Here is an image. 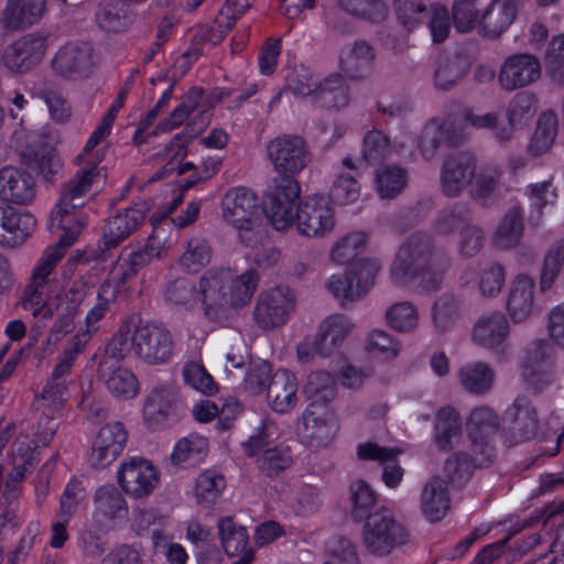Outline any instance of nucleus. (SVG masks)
<instances>
[{
	"label": "nucleus",
	"mask_w": 564,
	"mask_h": 564,
	"mask_svg": "<svg viewBox=\"0 0 564 564\" xmlns=\"http://www.w3.org/2000/svg\"><path fill=\"white\" fill-rule=\"evenodd\" d=\"M296 296L292 289L278 285L264 289L257 297L253 317L263 329H274L288 323L295 311Z\"/></svg>",
	"instance_id": "obj_8"
},
{
	"label": "nucleus",
	"mask_w": 564,
	"mask_h": 564,
	"mask_svg": "<svg viewBox=\"0 0 564 564\" xmlns=\"http://www.w3.org/2000/svg\"><path fill=\"white\" fill-rule=\"evenodd\" d=\"M304 392L311 400L310 405L325 404L335 395L334 378L328 372H312L304 384Z\"/></svg>",
	"instance_id": "obj_59"
},
{
	"label": "nucleus",
	"mask_w": 564,
	"mask_h": 564,
	"mask_svg": "<svg viewBox=\"0 0 564 564\" xmlns=\"http://www.w3.org/2000/svg\"><path fill=\"white\" fill-rule=\"evenodd\" d=\"M127 512L128 503L113 485H104L96 489L93 522L98 529H112L116 520L126 516Z\"/></svg>",
	"instance_id": "obj_25"
},
{
	"label": "nucleus",
	"mask_w": 564,
	"mask_h": 564,
	"mask_svg": "<svg viewBox=\"0 0 564 564\" xmlns=\"http://www.w3.org/2000/svg\"><path fill=\"white\" fill-rule=\"evenodd\" d=\"M542 75L540 59L529 53H513L501 63L497 79L505 91H513L536 83Z\"/></svg>",
	"instance_id": "obj_14"
},
{
	"label": "nucleus",
	"mask_w": 564,
	"mask_h": 564,
	"mask_svg": "<svg viewBox=\"0 0 564 564\" xmlns=\"http://www.w3.org/2000/svg\"><path fill=\"white\" fill-rule=\"evenodd\" d=\"M368 237L362 231L350 232L339 238L329 251L332 262L345 264L358 256L367 246Z\"/></svg>",
	"instance_id": "obj_58"
},
{
	"label": "nucleus",
	"mask_w": 564,
	"mask_h": 564,
	"mask_svg": "<svg viewBox=\"0 0 564 564\" xmlns=\"http://www.w3.org/2000/svg\"><path fill=\"white\" fill-rule=\"evenodd\" d=\"M178 416L177 394L171 387H158L147 397L142 410L144 424L151 430H162Z\"/></svg>",
	"instance_id": "obj_23"
},
{
	"label": "nucleus",
	"mask_w": 564,
	"mask_h": 564,
	"mask_svg": "<svg viewBox=\"0 0 564 564\" xmlns=\"http://www.w3.org/2000/svg\"><path fill=\"white\" fill-rule=\"evenodd\" d=\"M145 267L141 254H135L133 250L124 249L115 265L112 267L109 278L102 284L111 285L116 291V296L120 293L129 291L131 281L138 274V271Z\"/></svg>",
	"instance_id": "obj_39"
},
{
	"label": "nucleus",
	"mask_w": 564,
	"mask_h": 564,
	"mask_svg": "<svg viewBox=\"0 0 564 564\" xmlns=\"http://www.w3.org/2000/svg\"><path fill=\"white\" fill-rule=\"evenodd\" d=\"M223 221L231 227L238 242L254 248L262 238V210L259 197L249 188L234 187L220 200Z\"/></svg>",
	"instance_id": "obj_4"
},
{
	"label": "nucleus",
	"mask_w": 564,
	"mask_h": 564,
	"mask_svg": "<svg viewBox=\"0 0 564 564\" xmlns=\"http://www.w3.org/2000/svg\"><path fill=\"white\" fill-rule=\"evenodd\" d=\"M403 528L380 513L368 516L362 530V544L372 554L384 555L402 542Z\"/></svg>",
	"instance_id": "obj_20"
},
{
	"label": "nucleus",
	"mask_w": 564,
	"mask_h": 564,
	"mask_svg": "<svg viewBox=\"0 0 564 564\" xmlns=\"http://www.w3.org/2000/svg\"><path fill=\"white\" fill-rule=\"evenodd\" d=\"M505 419L516 423V429L522 431V438H530L535 431L536 420L530 402L525 398H517L505 412Z\"/></svg>",
	"instance_id": "obj_61"
},
{
	"label": "nucleus",
	"mask_w": 564,
	"mask_h": 564,
	"mask_svg": "<svg viewBox=\"0 0 564 564\" xmlns=\"http://www.w3.org/2000/svg\"><path fill=\"white\" fill-rule=\"evenodd\" d=\"M300 185L291 178L281 180L265 196L264 213L275 230L296 226V209L300 206Z\"/></svg>",
	"instance_id": "obj_10"
},
{
	"label": "nucleus",
	"mask_w": 564,
	"mask_h": 564,
	"mask_svg": "<svg viewBox=\"0 0 564 564\" xmlns=\"http://www.w3.org/2000/svg\"><path fill=\"white\" fill-rule=\"evenodd\" d=\"M459 317V304L451 295L438 297L432 308V323L437 332L452 328Z\"/></svg>",
	"instance_id": "obj_64"
},
{
	"label": "nucleus",
	"mask_w": 564,
	"mask_h": 564,
	"mask_svg": "<svg viewBox=\"0 0 564 564\" xmlns=\"http://www.w3.org/2000/svg\"><path fill=\"white\" fill-rule=\"evenodd\" d=\"M389 274L394 285L405 286L417 282L422 290L432 292L440 289L444 269L438 268L432 258L429 240L415 236L400 246L391 262Z\"/></svg>",
	"instance_id": "obj_3"
},
{
	"label": "nucleus",
	"mask_w": 564,
	"mask_h": 564,
	"mask_svg": "<svg viewBox=\"0 0 564 564\" xmlns=\"http://www.w3.org/2000/svg\"><path fill=\"white\" fill-rule=\"evenodd\" d=\"M335 227V212L327 197L310 195L301 200L296 209V231L299 235L321 239L330 235Z\"/></svg>",
	"instance_id": "obj_9"
},
{
	"label": "nucleus",
	"mask_w": 564,
	"mask_h": 564,
	"mask_svg": "<svg viewBox=\"0 0 564 564\" xmlns=\"http://www.w3.org/2000/svg\"><path fill=\"white\" fill-rule=\"evenodd\" d=\"M112 126L108 122L100 120L99 124L91 132L88 138L83 151L77 156V161L79 164L86 165L87 169H83L77 175L70 180L63 188L62 195L66 192L67 187L78 178L83 176L89 175L93 176V181L90 186L80 195V199L76 202H83L84 197L95 187H98L102 181L104 174L101 173V169L98 167V164L104 161L107 154V148L100 145L101 142L111 133Z\"/></svg>",
	"instance_id": "obj_16"
},
{
	"label": "nucleus",
	"mask_w": 564,
	"mask_h": 564,
	"mask_svg": "<svg viewBox=\"0 0 564 564\" xmlns=\"http://www.w3.org/2000/svg\"><path fill=\"white\" fill-rule=\"evenodd\" d=\"M112 126L108 122L100 120L99 124L91 132L88 138L83 151L77 156V161L79 164L86 165L87 169H83L77 175L70 180L63 188L62 195L66 192L67 187L78 178L83 176L89 175L93 176V181L90 186L80 195V199L76 202H83L84 197L95 187H98L102 181L104 174L101 173V169L98 167V164L104 161L107 154V148L100 145L101 142L111 133Z\"/></svg>",
	"instance_id": "obj_15"
},
{
	"label": "nucleus",
	"mask_w": 564,
	"mask_h": 564,
	"mask_svg": "<svg viewBox=\"0 0 564 564\" xmlns=\"http://www.w3.org/2000/svg\"><path fill=\"white\" fill-rule=\"evenodd\" d=\"M43 135L47 142L32 152L28 163L41 177L48 180L61 171L63 164L54 147L56 142L55 131L50 126H45L43 127Z\"/></svg>",
	"instance_id": "obj_38"
},
{
	"label": "nucleus",
	"mask_w": 564,
	"mask_h": 564,
	"mask_svg": "<svg viewBox=\"0 0 564 564\" xmlns=\"http://www.w3.org/2000/svg\"><path fill=\"white\" fill-rule=\"evenodd\" d=\"M35 197V182L25 171L12 166L0 170V199L26 205Z\"/></svg>",
	"instance_id": "obj_31"
},
{
	"label": "nucleus",
	"mask_w": 564,
	"mask_h": 564,
	"mask_svg": "<svg viewBox=\"0 0 564 564\" xmlns=\"http://www.w3.org/2000/svg\"><path fill=\"white\" fill-rule=\"evenodd\" d=\"M556 133V116L553 112L542 113L529 145L530 153L536 156L546 153L552 148Z\"/></svg>",
	"instance_id": "obj_55"
},
{
	"label": "nucleus",
	"mask_w": 564,
	"mask_h": 564,
	"mask_svg": "<svg viewBox=\"0 0 564 564\" xmlns=\"http://www.w3.org/2000/svg\"><path fill=\"white\" fill-rule=\"evenodd\" d=\"M338 424L334 415L324 406L308 405L302 416L301 437L311 448L328 446L335 438Z\"/></svg>",
	"instance_id": "obj_19"
},
{
	"label": "nucleus",
	"mask_w": 564,
	"mask_h": 564,
	"mask_svg": "<svg viewBox=\"0 0 564 564\" xmlns=\"http://www.w3.org/2000/svg\"><path fill=\"white\" fill-rule=\"evenodd\" d=\"M501 193L500 172L496 167L481 169L475 176L471 188L473 197L482 204H488L499 197Z\"/></svg>",
	"instance_id": "obj_56"
},
{
	"label": "nucleus",
	"mask_w": 564,
	"mask_h": 564,
	"mask_svg": "<svg viewBox=\"0 0 564 564\" xmlns=\"http://www.w3.org/2000/svg\"><path fill=\"white\" fill-rule=\"evenodd\" d=\"M458 380L467 392L481 395L491 390L495 382V371L486 362L473 361L459 369Z\"/></svg>",
	"instance_id": "obj_45"
},
{
	"label": "nucleus",
	"mask_w": 564,
	"mask_h": 564,
	"mask_svg": "<svg viewBox=\"0 0 564 564\" xmlns=\"http://www.w3.org/2000/svg\"><path fill=\"white\" fill-rule=\"evenodd\" d=\"M356 170L357 164L350 156L344 158L340 164L334 169L328 193L330 203L337 206H347L358 200L361 188L355 175Z\"/></svg>",
	"instance_id": "obj_30"
},
{
	"label": "nucleus",
	"mask_w": 564,
	"mask_h": 564,
	"mask_svg": "<svg viewBox=\"0 0 564 564\" xmlns=\"http://www.w3.org/2000/svg\"><path fill=\"white\" fill-rule=\"evenodd\" d=\"M459 440V421L456 411L451 408H443L437 412L434 443L446 451L453 447Z\"/></svg>",
	"instance_id": "obj_51"
},
{
	"label": "nucleus",
	"mask_w": 564,
	"mask_h": 564,
	"mask_svg": "<svg viewBox=\"0 0 564 564\" xmlns=\"http://www.w3.org/2000/svg\"><path fill=\"white\" fill-rule=\"evenodd\" d=\"M386 322L398 333H412L420 324V313L411 302H395L387 308Z\"/></svg>",
	"instance_id": "obj_52"
},
{
	"label": "nucleus",
	"mask_w": 564,
	"mask_h": 564,
	"mask_svg": "<svg viewBox=\"0 0 564 564\" xmlns=\"http://www.w3.org/2000/svg\"><path fill=\"white\" fill-rule=\"evenodd\" d=\"M448 139L447 129L440 120L430 121L422 130L417 140V149L426 161L434 158L441 144Z\"/></svg>",
	"instance_id": "obj_63"
},
{
	"label": "nucleus",
	"mask_w": 564,
	"mask_h": 564,
	"mask_svg": "<svg viewBox=\"0 0 564 564\" xmlns=\"http://www.w3.org/2000/svg\"><path fill=\"white\" fill-rule=\"evenodd\" d=\"M210 259L212 250L207 240L193 237L187 241L185 251L180 257V264L184 270L195 273L207 265Z\"/></svg>",
	"instance_id": "obj_60"
},
{
	"label": "nucleus",
	"mask_w": 564,
	"mask_h": 564,
	"mask_svg": "<svg viewBox=\"0 0 564 564\" xmlns=\"http://www.w3.org/2000/svg\"><path fill=\"white\" fill-rule=\"evenodd\" d=\"M474 281L481 297L495 299L506 284L505 267L499 262H490L481 267L477 273L473 268H467L459 276L460 286H469Z\"/></svg>",
	"instance_id": "obj_33"
},
{
	"label": "nucleus",
	"mask_w": 564,
	"mask_h": 564,
	"mask_svg": "<svg viewBox=\"0 0 564 564\" xmlns=\"http://www.w3.org/2000/svg\"><path fill=\"white\" fill-rule=\"evenodd\" d=\"M217 531L223 549L228 556L234 557L247 550H253L248 546L249 534L247 530L237 524L230 517H223L218 520Z\"/></svg>",
	"instance_id": "obj_48"
},
{
	"label": "nucleus",
	"mask_w": 564,
	"mask_h": 564,
	"mask_svg": "<svg viewBox=\"0 0 564 564\" xmlns=\"http://www.w3.org/2000/svg\"><path fill=\"white\" fill-rule=\"evenodd\" d=\"M116 300L115 289L111 285L101 284L93 306L87 311L83 323L77 327L74 336L88 344L93 335L99 329L101 321L106 317Z\"/></svg>",
	"instance_id": "obj_35"
},
{
	"label": "nucleus",
	"mask_w": 564,
	"mask_h": 564,
	"mask_svg": "<svg viewBox=\"0 0 564 564\" xmlns=\"http://www.w3.org/2000/svg\"><path fill=\"white\" fill-rule=\"evenodd\" d=\"M208 451V440L203 435L192 433L175 443L171 453V462L180 467H192L202 463Z\"/></svg>",
	"instance_id": "obj_44"
},
{
	"label": "nucleus",
	"mask_w": 564,
	"mask_h": 564,
	"mask_svg": "<svg viewBox=\"0 0 564 564\" xmlns=\"http://www.w3.org/2000/svg\"><path fill=\"white\" fill-rule=\"evenodd\" d=\"M98 377L108 392L118 400L134 399L140 392L137 376L119 364L115 356H105L99 364Z\"/></svg>",
	"instance_id": "obj_21"
},
{
	"label": "nucleus",
	"mask_w": 564,
	"mask_h": 564,
	"mask_svg": "<svg viewBox=\"0 0 564 564\" xmlns=\"http://www.w3.org/2000/svg\"><path fill=\"white\" fill-rule=\"evenodd\" d=\"M510 335V324L502 312L494 311L481 315L474 324L470 339L487 349L500 348Z\"/></svg>",
	"instance_id": "obj_28"
},
{
	"label": "nucleus",
	"mask_w": 564,
	"mask_h": 564,
	"mask_svg": "<svg viewBox=\"0 0 564 564\" xmlns=\"http://www.w3.org/2000/svg\"><path fill=\"white\" fill-rule=\"evenodd\" d=\"M421 506L431 521H438L449 509L447 480L441 477L429 479L421 494Z\"/></svg>",
	"instance_id": "obj_40"
},
{
	"label": "nucleus",
	"mask_w": 564,
	"mask_h": 564,
	"mask_svg": "<svg viewBox=\"0 0 564 564\" xmlns=\"http://www.w3.org/2000/svg\"><path fill=\"white\" fill-rule=\"evenodd\" d=\"M47 48V39L40 34L24 35L11 43L2 59L12 72L25 73L40 63Z\"/></svg>",
	"instance_id": "obj_22"
},
{
	"label": "nucleus",
	"mask_w": 564,
	"mask_h": 564,
	"mask_svg": "<svg viewBox=\"0 0 564 564\" xmlns=\"http://www.w3.org/2000/svg\"><path fill=\"white\" fill-rule=\"evenodd\" d=\"M132 350L147 364L162 365L172 358L174 340L164 326L149 323L134 329Z\"/></svg>",
	"instance_id": "obj_12"
},
{
	"label": "nucleus",
	"mask_w": 564,
	"mask_h": 564,
	"mask_svg": "<svg viewBox=\"0 0 564 564\" xmlns=\"http://www.w3.org/2000/svg\"><path fill=\"white\" fill-rule=\"evenodd\" d=\"M400 453L401 451L398 448H387L375 443H365L358 446L359 458L378 460L384 465L382 479L389 488H395L403 478L402 467L393 463Z\"/></svg>",
	"instance_id": "obj_37"
},
{
	"label": "nucleus",
	"mask_w": 564,
	"mask_h": 564,
	"mask_svg": "<svg viewBox=\"0 0 564 564\" xmlns=\"http://www.w3.org/2000/svg\"><path fill=\"white\" fill-rule=\"evenodd\" d=\"M147 210L145 203H137L111 218L104 227L105 245L115 247L134 232L144 221Z\"/></svg>",
	"instance_id": "obj_32"
},
{
	"label": "nucleus",
	"mask_w": 564,
	"mask_h": 564,
	"mask_svg": "<svg viewBox=\"0 0 564 564\" xmlns=\"http://www.w3.org/2000/svg\"><path fill=\"white\" fill-rule=\"evenodd\" d=\"M117 481L127 496L141 499L151 495L159 486L160 470L145 458L132 457L120 464Z\"/></svg>",
	"instance_id": "obj_13"
},
{
	"label": "nucleus",
	"mask_w": 564,
	"mask_h": 564,
	"mask_svg": "<svg viewBox=\"0 0 564 564\" xmlns=\"http://www.w3.org/2000/svg\"><path fill=\"white\" fill-rule=\"evenodd\" d=\"M45 12V0H9L1 23L8 30H19L37 23Z\"/></svg>",
	"instance_id": "obj_36"
},
{
	"label": "nucleus",
	"mask_w": 564,
	"mask_h": 564,
	"mask_svg": "<svg viewBox=\"0 0 564 564\" xmlns=\"http://www.w3.org/2000/svg\"><path fill=\"white\" fill-rule=\"evenodd\" d=\"M93 67L90 46L86 43H68L62 46L52 59V68L63 78H77Z\"/></svg>",
	"instance_id": "obj_27"
},
{
	"label": "nucleus",
	"mask_w": 564,
	"mask_h": 564,
	"mask_svg": "<svg viewBox=\"0 0 564 564\" xmlns=\"http://www.w3.org/2000/svg\"><path fill=\"white\" fill-rule=\"evenodd\" d=\"M239 412L240 404L235 399L226 400L221 409L209 400H203L196 403L192 410L194 419L199 423H208L218 417L217 426L220 430L228 429Z\"/></svg>",
	"instance_id": "obj_47"
},
{
	"label": "nucleus",
	"mask_w": 564,
	"mask_h": 564,
	"mask_svg": "<svg viewBox=\"0 0 564 564\" xmlns=\"http://www.w3.org/2000/svg\"><path fill=\"white\" fill-rule=\"evenodd\" d=\"M182 202V196H177L173 199L172 204L165 210L164 215L151 217V223L153 225V232L149 237L144 247L140 250H133L135 254L142 256V261L148 265L154 260H161L165 258L171 248V243L169 242V237L164 229H162L159 223L171 214Z\"/></svg>",
	"instance_id": "obj_42"
},
{
	"label": "nucleus",
	"mask_w": 564,
	"mask_h": 564,
	"mask_svg": "<svg viewBox=\"0 0 564 564\" xmlns=\"http://www.w3.org/2000/svg\"><path fill=\"white\" fill-rule=\"evenodd\" d=\"M564 267V242L550 247L544 256L539 274V289L541 292L550 291L558 279Z\"/></svg>",
	"instance_id": "obj_54"
},
{
	"label": "nucleus",
	"mask_w": 564,
	"mask_h": 564,
	"mask_svg": "<svg viewBox=\"0 0 564 564\" xmlns=\"http://www.w3.org/2000/svg\"><path fill=\"white\" fill-rule=\"evenodd\" d=\"M498 417L490 408L480 406L471 411L467 431L471 441V464L481 467L496 455L492 436L497 431Z\"/></svg>",
	"instance_id": "obj_11"
},
{
	"label": "nucleus",
	"mask_w": 564,
	"mask_h": 564,
	"mask_svg": "<svg viewBox=\"0 0 564 564\" xmlns=\"http://www.w3.org/2000/svg\"><path fill=\"white\" fill-rule=\"evenodd\" d=\"M474 175L475 160L470 154L451 155L442 165V191L447 196H457L470 184Z\"/></svg>",
	"instance_id": "obj_29"
},
{
	"label": "nucleus",
	"mask_w": 564,
	"mask_h": 564,
	"mask_svg": "<svg viewBox=\"0 0 564 564\" xmlns=\"http://www.w3.org/2000/svg\"><path fill=\"white\" fill-rule=\"evenodd\" d=\"M8 216L7 230L4 232L6 240L3 246L17 247L22 245L33 232L36 221L28 212H21L12 206L7 205Z\"/></svg>",
	"instance_id": "obj_49"
},
{
	"label": "nucleus",
	"mask_w": 564,
	"mask_h": 564,
	"mask_svg": "<svg viewBox=\"0 0 564 564\" xmlns=\"http://www.w3.org/2000/svg\"><path fill=\"white\" fill-rule=\"evenodd\" d=\"M546 332L551 343L544 339L533 341L528 347L521 366L523 379L533 387L549 383L554 377L552 345L564 349V303L555 305L549 312Z\"/></svg>",
	"instance_id": "obj_5"
},
{
	"label": "nucleus",
	"mask_w": 564,
	"mask_h": 564,
	"mask_svg": "<svg viewBox=\"0 0 564 564\" xmlns=\"http://www.w3.org/2000/svg\"><path fill=\"white\" fill-rule=\"evenodd\" d=\"M375 57L373 47L365 40H357L343 47L339 66L348 77L360 79L372 72Z\"/></svg>",
	"instance_id": "obj_34"
},
{
	"label": "nucleus",
	"mask_w": 564,
	"mask_h": 564,
	"mask_svg": "<svg viewBox=\"0 0 564 564\" xmlns=\"http://www.w3.org/2000/svg\"><path fill=\"white\" fill-rule=\"evenodd\" d=\"M129 525L137 534L147 532L151 527L166 533L171 525L170 518L156 508H134L129 518Z\"/></svg>",
	"instance_id": "obj_57"
},
{
	"label": "nucleus",
	"mask_w": 564,
	"mask_h": 564,
	"mask_svg": "<svg viewBox=\"0 0 564 564\" xmlns=\"http://www.w3.org/2000/svg\"><path fill=\"white\" fill-rule=\"evenodd\" d=\"M523 232V223L520 212L510 209L497 226L492 241L500 249H509L520 241Z\"/></svg>",
	"instance_id": "obj_53"
},
{
	"label": "nucleus",
	"mask_w": 564,
	"mask_h": 564,
	"mask_svg": "<svg viewBox=\"0 0 564 564\" xmlns=\"http://www.w3.org/2000/svg\"><path fill=\"white\" fill-rule=\"evenodd\" d=\"M516 7L509 0H475L459 10L453 23L459 32L477 29L484 36L499 37L512 24Z\"/></svg>",
	"instance_id": "obj_6"
},
{
	"label": "nucleus",
	"mask_w": 564,
	"mask_h": 564,
	"mask_svg": "<svg viewBox=\"0 0 564 564\" xmlns=\"http://www.w3.org/2000/svg\"><path fill=\"white\" fill-rule=\"evenodd\" d=\"M355 325L345 315H330L326 317L316 335V349L322 354H328L336 348L351 333Z\"/></svg>",
	"instance_id": "obj_41"
},
{
	"label": "nucleus",
	"mask_w": 564,
	"mask_h": 564,
	"mask_svg": "<svg viewBox=\"0 0 564 564\" xmlns=\"http://www.w3.org/2000/svg\"><path fill=\"white\" fill-rule=\"evenodd\" d=\"M259 275L253 269L236 273L229 268L206 271L196 284L187 278L169 282L164 299L176 307L193 308L198 302L206 318L217 321L230 311L248 305L258 288Z\"/></svg>",
	"instance_id": "obj_2"
},
{
	"label": "nucleus",
	"mask_w": 564,
	"mask_h": 564,
	"mask_svg": "<svg viewBox=\"0 0 564 564\" xmlns=\"http://www.w3.org/2000/svg\"><path fill=\"white\" fill-rule=\"evenodd\" d=\"M268 155L274 169L285 175L300 173L310 161L308 147L301 137L284 135L272 140Z\"/></svg>",
	"instance_id": "obj_17"
},
{
	"label": "nucleus",
	"mask_w": 564,
	"mask_h": 564,
	"mask_svg": "<svg viewBox=\"0 0 564 564\" xmlns=\"http://www.w3.org/2000/svg\"><path fill=\"white\" fill-rule=\"evenodd\" d=\"M406 185L405 171L399 166H386L376 173V188L381 198H391Z\"/></svg>",
	"instance_id": "obj_62"
},
{
	"label": "nucleus",
	"mask_w": 564,
	"mask_h": 564,
	"mask_svg": "<svg viewBox=\"0 0 564 564\" xmlns=\"http://www.w3.org/2000/svg\"><path fill=\"white\" fill-rule=\"evenodd\" d=\"M536 283L532 274H516L508 288L506 310L513 324L527 322L535 311Z\"/></svg>",
	"instance_id": "obj_18"
},
{
	"label": "nucleus",
	"mask_w": 564,
	"mask_h": 564,
	"mask_svg": "<svg viewBox=\"0 0 564 564\" xmlns=\"http://www.w3.org/2000/svg\"><path fill=\"white\" fill-rule=\"evenodd\" d=\"M267 402L272 411L285 414L293 411L299 403V381L286 369L273 372L267 387Z\"/></svg>",
	"instance_id": "obj_26"
},
{
	"label": "nucleus",
	"mask_w": 564,
	"mask_h": 564,
	"mask_svg": "<svg viewBox=\"0 0 564 564\" xmlns=\"http://www.w3.org/2000/svg\"><path fill=\"white\" fill-rule=\"evenodd\" d=\"M127 436V431L120 422L101 426L93 444L90 463L98 468L110 465L123 451Z\"/></svg>",
	"instance_id": "obj_24"
},
{
	"label": "nucleus",
	"mask_w": 564,
	"mask_h": 564,
	"mask_svg": "<svg viewBox=\"0 0 564 564\" xmlns=\"http://www.w3.org/2000/svg\"><path fill=\"white\" fill-rule=\"evenodd\" d=\"M91 181L93 176L86 175L73 182L53 207L48 229L51 232L63 234L55 246L44 250L24 293V310L43 319H51L53 316L56 318L47 345L56 344L74 329L76 317L89 291L83 280H74L58 286L55 281L47 283V278L86 225V218L77 212L83 202L76 200L80 199V195L90 186Z\"/></svg>",
	"instance_id": "obj_1"
},
{
	"label": "nucleus",
	"mask_w": 564,
	"mask_h": 564,
	"mask_svg": "<svg viewBox=\"0 0 564 564\" xmlns=\"http://www.w3.org/2000/svg\"><path fill=\"white\" fill-rule=\"evenodd\" d=\"M364 350L373 360L390 362L400 356L402 343L388 330L373 328L364 338Z\"/></svg>",
	"instance_id": "obj_43"
},
{
	"label": "nucleus",
	"mask_w": 564,
	"mask_h": 564,
	"mask_svg": "<svg viewBox=\"0 0 564 564\" xmlns=\"http://www.w3.org/2000/svg\"><path fill=\"white\" fill-rule=\"evenodd\" d=\"M279 436L278 426L271 421H264L243 444L245 453L250 457L259 456V468L269 476L279 474L292 464L289 447L274 445Z\"/></svg>",
	"instance_id": "obj_7"
},
{
	"label": "nucleus",
	"mask_w": 564,
	"mask_h": 564,
	"mask_svg": "<svg viewBox=\"0 0 564 564\" xmlns=\"http://www.w3.org/2000/svg\"><path fill=\"white\" fill-rule=\"evenodd\" d=\"M225 489V477L216 470L205 469L195 480V501L202 507H210L219 499Z\"/></svg>",
	"instance_id": "obj_50"
},
{
	"label": "nucleus",
	"mask_w": 564,
	"mask_h": 564,
	"mask_svg": "<svg viewBox=\"0 0 564 564\" xmlns=\"http://www.w3.org/2000/svg\"><path fill=\"white\" fill-rule=\"evenodd\" d=\"M349 101L348 87L339 74L319 78L312 102L327 108L345 107Z\"/></svg>",
	"instance_id": "obj_46"
}]
</instances>
